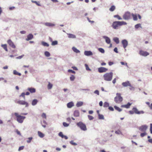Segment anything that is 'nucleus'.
Listing matches in <instances>:
<instances>
[{
	"instance_id": "f257e3e1",
	"label": "nucleus",
	"mask_w": 152,
	"mask_h": 152,
	"mask_svg": "<svg viewBox=\"0 0 152 152\" xmlns=\"http://www.w3.org/2000/svg\"><path fill=\"white\" fill-rule=\"evenodd\" d=\"M126 24L127 23L124 21H115L113 22L111 26L113 29H117L119 26Z\"/></svg>"
},
{
	"instance_id": "f03ea898",
	"label": "nucleus",
	"mask_w": 152,
	"mask_h": 152,
	"mask_svg": "<svg viewBox=\"0 0 152 152\" xmlns=\"http://www.w3.org/2000/svg\"><path fill=\"white\" fill-rule=\"evenodd\" d=\"M144 112L142 110L139 111L136 107H134L132 109V110L129 111V113L130 114H133L135 113L137 114H143Z\"/></svg>"
},
{
	"instance_id": "7ed1b4c3",
	"label": "nucleus",
	"mask_w": 152,
	"mask_h": 152,
	"mask_svg": "<svg viewBox=\"0 0 152 152\" xmlns=\"http://www.w3.org/2000/svg\"><path fill=\"white\" fill-rule=\"evenodd\" d=\"M113 76V73L112 72L107 73L103 75L104 79L107 81H110L112 79Z\"/></svg>"
},
{
	"instance_id": "20e7f679",
	"label": "nucleus",
	"mask_w": 152,
	"mask_h": 152,
	"mask_svg": "<svg viewBox=\"0 0 152 152\" xmlns=\"http://www.w3.org/2000/svg\"><path fill=\"white\" fill-rule=\"evenodd\" d=\"M14 115L16 116L18 121L20 123H22L23 120L26 118L25 117L19 115L18 113H15Z\"/></svg>"
},
{
	"instance_id": "39448f33",
	"label": "nucleus",
	"mask_w": 152,
	"mask_h": 152,
	"mask_svg": "<svg viewBox=\"0 0 152 152\" xmlns=\"http://www.w3.org/2000/svg\"><path fill=\"white\" fill-rule=\"evenodd\" d=\"M115 101L116 103H119L123 100L122 97L121 96V94L120 93H117L116 96L115 98Z\"/></svg>"
},
{
	"instance_id": "423d86ee",
	"label": "nucleus",
	"mask_w": 152,
	"mask_h": 152,
	"mask_svg": "<svg viewBox=\"0 0 152 152\" xmlns=\"http://www.w3.org/2000/svg\"><path fill=\"white\" fill-rule=\"evenodd\" d=\"M131 17V14L129 12H126L123 15V18L126 20L129 19Z\"/></svg>"
},
{
	"instance_id": "0eeeda50",
	"label": "nucleus",
	"mask_w": 152,
	"mask_h": 152,
	"mask_svg": "<svg viewBox=\"0 0 152 152\" xmlns=\"http://www.w3.org/2000/svg\"><path fill=\"white\" fill-rule=\"evenodd\" d=\"M17 103L21 105H25L26 107H27L28 106V103L23 100H19L17 102Z\"/></svg>"
},
{
	"instance_id": "6e6552de",
	"label": "nucleus",
	"mask_w": 152,
	"mask_h": 152,
	"mask_svg": "<svg viewBox=\"0 0 152 152\" xmlns=\"http://www.w3.org/2000/svg\"><path fill=\"white\" fill-rule=\"evenodd\" d=\"M147 128V126L146 125H143L139 127V130L142 132H145Z\"/></svg>"
},
{
	"instance_id": "1a4fd4ad",
	"label": "nucleus",
	"mask_w": 152,
	"mask_h": 152,
	"mask_svg": "<svg viewBox=\"0 0 152 152\" xmlns=\"http://www.w3.org/2000/svg\"><path fill=\"white\" fill-rule=\"evenodd\" d=\"M108 70V69L104 67H101L98 68V71L99 73L106 72Z\"/></svg>"
},
{
	"instance_id": "9d476101",
	"label": "nucleus",
	"mask_w": 152,
	"mask_h": 152,
	"mask_svg": "<svg viewBox=\"0 0 152 152\" xmlns=\"http://www.w3.org/2000/svg\"><path fill=\"white\" fill-rule=\"evenodd\" d=\"M77 125L82 130L84 131L86 130V126L85 124H77Z\"/></svg>"
},
{
	"instance_id": "9b49d317",
	"label": "nucleus",
	"mask_w": 152,
	"mask_h": 152,
	"mask_svg": "<svg viewBox=\"0 0 152 152\" xmlns=\"http://www.w3.org/2000/svg\"><path fill=\"white\" fill-rule=\"evenodd\" d=\"M7 42L9 45L11 46V47L13 48H15V46L14 44L12 42V41L10 40H8Z\"/></svg>"
},
{
	"instance_id": "f8f14e48",
	"label": "nucleus",
	"mask_w": 152,
	"mask_h": 152,
	"mask_svg": "<svg viewBox=\"0 0 152 152\" xmlns=\"http://www.w3.org/2000/svg\"><path fill=\"white\" fill-rule=\"evenodd\" d=\"M121 42L124 48H125L128 45L127 41L126 39H124L122 40Z\"/></svg>"
},
{
	"instance_id": "ddd939ff",
	"label": "nucleus",
	"mask_w": 152,
	"mask_h": 152,
	"mask_svg": "<svg viewBox=\"0 0 152 152\" xmlns=\"http://www.w3.org/2000/svg\"><path fill=\"white\" fill-rule=\"evenodd\" d=\"M139 53L140 55L144 56H146L149 54L148 52L142 50L140 51Z\"/></svg>"
},
{
	"instance_id": "4468645a",
	"label": "nucleus",
	"mask_w": 152,
	"mask_h": 152,
	"mask_svg": "<svg viewBox=\"0 0 152 152\" xmlns=\"http://www.w3.org/2000/svg\"><path fill=\"white\" fill-rule=\"evenodd\" d=\"M122 85L124 87H127L128 86H131V84L129 81H127L123 83Z\"/></svg>"
},
{
	"instance_id": "2eb2a0df",
	"label": "nucleus",
	"mask_w": 152,
	"mask_h": 152,
	"mask_svg": "<svg viewBox=\"0 0 152 152\" xmlns=\"http://www.w3.org/2000/svg\"><path fill=\"white\" fill-rule=\"evenodd\" d=\"M132 104L128 102L127 104L121 105L122 107H124L126 108H129L131 105Z\"/></svg>"
},
{
	"instance_id": "dca6fc26",
	"label": "nucleus",
	"mask_w": 152,
	"mask_h": 152,
	"mask_svg": "<svg viewBox=\"0 0 152 152\" xmlns=\"http://www.w3.org/2000/svg\"><path fill=\"white\" fill-rule=\"evenodd\" d=\"M31 93H34L35 92L36 90L34 88H28L27 89Z\"/></svg>"
},
{
	"instance_id": "f3484780",
	"label": "nucleus",
	"mask_w": 152,
	"mask_h": 152,
	"mask_svg": "<svg viewBox=\"0 0 152 152\" xmlns=\"http://www.w3.org/2000/svg\"><path fill=\"white\" fill-rule=\"evenodd\" d=\"M84 54L87 56H89L92 55L93 53L91 51H86L84 52Z\"/></svg>"
},
{
	"instance_id": "a211bd4d",
	"label": "nucleus",
	"mask_w": 152,
	"mask_h": 152,
	"mask_svg": "<svg viewBox=\"0 0 152 152\" xmlns=\"http://www.w3.org/2000/svg\"><path fill=\"white\" fill-rule=\"evenodd\" d=\"M103 38L105 39L106 42L107 44H110V39L107 37L104 36Z\"/></svg>"
},
{
	"instance_id": "6ab92c4d",
	"label": "nucleus",
	"mask_w": 152,
	"mask_h": 152,
	"mask_svg": "<svg viewBox=\"0 0 152 152\" xmlns=\"http://www.w3.org/2000/svg\"><path fill=\"white\" fill-rule=\"evenodd\" d=\"M68 37L70 38L75 39L76 38V36L75 35L71 34H67Z\"/></svg>"
},
{
	"instance_id": "aec40b11",
	"label": "nucleus",
	"mask_w": 152,
	"mask_h": 152,
	"mask_svg": "<svg viewBox=\"0 0 152 152\" xmlns=\"http://www.w3.org/2000/svg\"><path fill=\"white\" fill-rule=\"evenodd\" d=\"M33 38V35L31 34H29L27 36V38L26 39V40L27 41H28L29 40Z\"/></svg>"
},
{
	"instance_id": "412c9836",
	"label": "nucleus",
	"mask_w": 152,
	"mask_h": 152,
	"mask_svg": "<svg viewBox=\"0 0 152 152\" xmlns=\"http://www.w3.org/2000/svg\"><path fill=\"white\" fill-rule=\"evenodd\" d=\"M67 107L69 108H71L74 106V104L72 102L68 103L67 104Z\"/></svg>"
},
{
	"instance_id": "4be33fe9",
	"label": "nucleus",
	"mask_w": 152,
	"mask_h": 152,
	"mask_svg": "<svg viewBox=\"0 0 152 152\" xmlns=\"http://www.w3.org/2000/svg\"><path fill=\"white\" fill-rule=\"evenodd\" d=\"M74 116L76 117L79 116V112L78 110H75L74 113Z\"/></svg>"
},
{
	"instance_id": "5701e85b",
	"label": "nucleus",
	"mask_w": 152,
	"mask_h": 152,
	"mask_svg": "<svg viewBox=\"0 0 152 152\" xmlns=\"http://www.w3.org/2000/svg\"><path fill=\"white\" fill-rule=\"evenodd\" d=\"M1 46L6 51H8L7 45L6 44H2Z\"/></svg>"
},
{
	"instance_id": "b1692460",
	"label": "nucleus",
	"mask_w": 152,
	"mask_h": 152,
	"mask_svg": "<svg viewBox=\"0 0 152 152\" xmlns=\"http://www.w3.org/2000/svg\"><path fill=\"white\" fill-rule=\"evenodd\" d=\"M132 15L133 18V19L134 20H137V16L136 14H132Z\"/></svg>"
},
{
	"instance_id": "393cba45",
	"label": "nucleus",
	"mask_w": 152,
	"mask_h": 152,
	"mask_svg": "<svg viewBox=\"0 0 152 152\" xmlns=\"http://www.w3.org/2000/svg\"><path fill=\"white\" fill-rule=\"evenodd\" d=\"M83 104V103L82 102H78L76 104L77 107H79L82 106Z\"/></svg>"
},
{
	"instance_id": "a878e982",
	"label": "nucleus",
	"mask_w": 152,
	"mask_h": 152,
	"mask_svg": "<svg viewBox=\"0 0 152 152\" xmlns=\"http://www.w3.org/2000/svg\"><path fill=\"white\" fill-rule=\"evenodd\" d=\"M38 135L39 137L41 138H42L44 137V135L42 132H40L38 131Z\"/></svg>"
},
{
	"instance_id": "bb28decb",
	"label": "nucleus",
	"mask_w": 152,
	"mask_h": 152,
	"mask_svg": "<svg viewBox=\"0 0 152 152\" xmlns=\"http://www.w3.org/2000/svg\"><path fill=\"white\" fill-rule=\"evenodd\" d=\"M113 40L116 44H118L119 43V41L118 38L117 37H115L113 38Z\"/></svg>"
},
{
	"instance_id": "cd10ccee",
	"label": "nucleus",
	"mask_w": 152,
	"mask_h": 152,
	"mask_svg": "<svg viewBox=\"0 0 152 152\" xmlns=\"http://www.w3.org/2000/svg\"><path fill=\"white\" fill-rule=\"evenodd\" d=\"M52 87L53 84H51L50 82H49L48 85V89H50L52 88Z\"/></svg>"
},
{
	"instance_id": "c85d7f7f",
	"label": "nucleus",
	"mask_w": 152,
	"mask_h": 152,
	"mask_svg": "<svg viewBox=\"0 0 152 152\" xmlns=\"http://www.w3.org/2000/svg\"><path fill=\"white\" fill-rule=\"evenodd\" d=\"M72 49L73 51L77 53H80V51L77 49L76 48L73 47L72 48Z\"/></svg>"
},
{
	"instance_id": "c756f323",
	"label": "nucleus",
	"mask_w": 152,
	"mask_h": 152,
	"mask_svg": "<svg viewBox=\"0 0 152 152\" xmlns=\"http://www.w3.org/2000/svg\"><path fill=\"white\" fill-rule=\"evenodd\" d=\"M45 24L46 26H54V24L49 23H46Z\"/></svg>"
},
{
	"instance_id": "7c9ffc66",
	"label": "nucleus",
	"mask_w": 152,
	"mask_h": 152,
	"mask_svg": "<svg viewBox=\"0 0 152 152\" xmlns=\"http://www.w3.org/2000/svg\"><path fill=\"white\" fill-rule=\"evenodd\" d=\"M37 102L38 101L37 99H34L33 100L32 104L33 105H34L37 104Z\"/></svg>"
},
{
	"instance_id": "2f4dec72",
	"label": "nucleus",
	"mask_w": 152,
	"mask_h": 152,
	"mask_svg": "<svg viewBox=\"0 0 152 152\" xmlns=\"http://www.w3.org/2000/svg\"><path fill=\"white\" fill-rule=\"evenodd\" d=\"M115 7L113 5L111 6L110 8L109 9V10L111 12L115 10Z\"/></svg>"
},
{
	"instance_id": "473e14b6",
	"label": "nucleus",
	"mask_w": 152,
	"mask_h": 152,
	"mask_svg": "<svg viewBox=\"0 0 152 152\" xmlns=\"http://www.w3.org/2000/svg\"><path fill=\"white\" fill-rule=\"evenodd\" d=\"M13 74L14 75H17L20 76L21 75V74L20 73H19L15 70H14Z\"/></svg>"
},
{
	"instance_id": "72a5a7b5",
	"label": "nucleus",
	"mask_w": 152,
	"mask_h": 152,
	"mask_svg": "<svg viewBox=\"0 0 152 152\" xmlns=\"http://www.w3.org/2000/svg\"><path fill=\"white\" fill-rule=\"evenodd\" d=\"M42 44L44 46L48 47L49 46V45L48 43L44 42H42Z\"/></svg>"
},
{
	"instance_id": "f704fd0d",
	"label": "nucleus",
	"mask_w": 152,
	"mask_h": 152,
	"mask_svg": "<svg viewBox=\"0 0 152 152\" xmlns=\"http://www.w3.org/2000/svg\"><path fill=\"white\" fill-rule=\"evenodd\" d=\"M114 108L116 110H117L119 112H120L122 110V109L116 106H114Z\"/></svg>"
},
{
	"instance_id": "c9c22d12",
	"label": "nucleus",
	"mask_w": 152,
	"mask_h": 152,
	"mask_svg": "<svg viewBox=\"0 0 152 152\" xmlns=\"http://www.w3.org/2000/svg\"><path fill=\"white\" fill-rule=\"evenodd\" d=\"M58 44V41L56 40L53 41L52 42L51 45H55Z\"/></svg>"
},
{
	"instance_id": "e433bc0d",
	"label": "nucleus",
	"mask_w": 152,
	"mask_h": 152,
	"mask_svg": "<svg viewBox=\"0 0 152 152\" xmlns=\"http://www.w3.org/2000/svg\"><path fill=\"white\" fill-rule=\"evenodd\" d=\"M45 55L47 57H49L50 56V53L48 51H46L45 52Z\"/></svg>"
},
{
	"instance_id": "4c0bfd02",
	"label": "nucleus",
	"mask_w": 152,
	"mask_h": 152,
	"mask_svg": "<svg viewBox=\"0 0 152 152\" xmlns=\"http://www.w3.org/2000/svg\"><path fill=\"white\" fill-rule=\"evenodd\" d=\"M99 116V118L100 119H104V116L100 114H98Z\"/></svg>"
},
{
	"instance_id": "58836bf2",
	"label": "nucleus",
	"mask_w": 152,
	"mask_h": 152,
	"mask_svg": "<svg viewBox=\"0 0 152 152\" xmlns=\"http://www.w3.org/2000/svg\"><path fill=\"white\" fill-rule=\"evenodd\" d=\"M31 2L33 3H35L36 4V5L38 6H41L40 4H39V1L37 2V1L32 0Z\"/></svg>"
},
{
	"instance_id": "ea45409f",
	"label": "nucleus",
	"mask_w": 152,
	"mask_h": 152,
	"mask_svg": "<svg viewBox=\"0 0 152 152\" xmlns=\"http://www.w3.org/2000/svg\"><path fill=\"white\" fill-rule=\"evenodd\" d=\"M114 18H117L119 20H121L122 19V18L118 15H114Z\"/></svg>"
},
{
	"instance_id": "a19ab883",
	"label": "nucleus",
	"mask_w": 152,
	"mask_h": 152,
	"mask_svg": "<svg viewBox=\"0 0 152 152\" xmlns=\"http://www.w3.org/2000/svg\"><path fill=\"white\" fill-rule=\"evenodd\" d=\"M109 106V104L107 102H105L104 103L103 106L104 107H107Z\"/></svg>"
},
{
	"instance_id": "79ce46f5",
	"label": "nucleus",
	"mask_w": 152,
	"mask_h": 152,
	"mask_svg": "<svg viewBox=\"0 0 152 152\" xmlns=\"http://www.w3.org/2000/svg\"><path fill=\"white\" fill-rule=\"evenodd\" d=\"M99 51L102 53H104V50L102 48H99L98 49Z\"/></svg>"
},
{
	"instance_id": "37998d69",
	"label": "nucleus",
	"mask_w": 152,
	"mask_h": 152,
	"mask_svg": "<svg viewBox=\"0 0 152 152\" xmlns=\"http://www.w3.org/2000/svg\"><path fill=\"white\" fill-rule=\"evenodd\" d=\"M140 27L142 28L141 26V24L140 23L137 24L135 26V28L137 29L138 28Z\"/></svg>"
},
{
	"instance_id": "c03bdc74",
	"label": "nucleus",
	"mask_w": 152,
	"mask_h": 152,
	"mask_svg": "<svg viewBox=\"0 0 152 152\" xmlns=\"http://www.w3.org/2000/svg\"><path fill=\"white\" fill-rule=\"evenodd\" d=\"M33 138L32 137H30L28 138V140H27V142L28 143H29L31 142V140Z\"/></svg>"
},
{
	"instance_id": "a18cd8bd",
	"label": "nucleus",
	"mask_w": 152,
	"mask_h": 152,
	"mask_svg": "<svg viewBox=\"0 0 152 152\" xmlns=\"http://www.w3.org/2000/svg\"><path fill=\"white\" fill-rule=\"evenodd\" d=\"M85 66L86 67V70L89 71L91 70V69L89 68L87 64H85Z\"/></svg>"
},
{
	"instance_id": "49530a36",
	"label": "nucleus",
	"mask_w": 152,
	"mask_h": 152,
	"mask_svg": "<svg viewBox=\"0 0 152 152\" xmlns=\"http://www.w3.org/2000/svg\"><path fill=\"white\" fill-rule=\"evenodd\" d=\"M147 134V133L145 132H143L142 133H141L140 134V136L142 137H143L146 135Z\"/></svg>"
},
{
	"instance_id": "de8ad7c7",
	"label": "nucleus",
	"mask_w": 152,
	"mask_h": 152,
	"mask_svg": "<svg viewBox=\"0 0 152 152\" xmlns=\"http://www.w3.org/2000/svg\"><path fill=\"white\" fill-rule=\"evenodd\" d=\"M70 143L71 145H77V144L75 142H73V141H72V140L70 142Z\"/></svg>"
},
{
	"instance_id": "09e8293b",
	"label": "nucleus",
	"mask_w": 152,
	"mask_h": 152,
	"mask_svg": "<svg viewBox=\"0 0 152 152\" xmlns=\"http://www.w3.org/2000/svg\"><path fill=\"white\" fill-rule=\"evenodd\" d=\"M70 78L71 81H73L75 79V77L73 75H72Z\"/></svg>"
},
{
	"instance_id": "8fccbe9b",
	"label": "nucleus",
	"mask_w": 152,
	"mask_h": 152,
	"mask_svg": "<svg viewBox=\"0 0 152 152\" xmlns=\"http://www.w3.org/2000/svg\"><path fill=\"white\" fill-rule=\"evenodd\" d=\"M42 118L46 119V114L44 113H42Z\"/></svg>"
},
{
	"instance_id": "3c124183",
	"label": "nucleus",
	"mask_w": 152,
	"mask_h": 152,
	"mask_svg": "<svg viewBox=\"0 0 152 152\" xmlns=\"http://www.w3.org/2000/svg\"><path fill=\"white\" fill-rule=\"evenodd\" d=\"M24 146H20L19 148L18 151H21V150H23L24 149Z\"/></svg>"
},
{
	"instance_id": "603ef678",
	"label": "nucleus",
	"mask_w": 152,
	"mask_h": 152,
	"mask_svg": "<svg viewBox=\"0 0 152 152\" xmlns=\"http://www.w3.org/2000/svg\"><path fill=\"white\" fill-rule=\"evenodd\" d=\"M58 135H59V136L61 137L62 138H63V136H64V135L63 134V133L61 132H60L59 133Z\"/></svg>"
},
{
	"instance_id": "864d4df0",
	"label": "nucleus",
	"mask_w": 152,
	"mask_h": 152,
	"mask_svg": "<svg viewBox=\"0 0 152 152\" xmlns=\"http://www.w3.org/2000/svg\"><path fill=\"white\" fill-rule=\"evenodd\" d=\"M88 119L90 120H92L94 118L93 116H92L91 115H88Z\"/></svg>"
},
{
	"instance_id": "5fc2aeb1",
	"label": "nucleus",
	"mask_w": 152,
	"mask_h": 152,
	"mask_svg": "<svg viewBox=\"0 0 152 152\" xmlns=\"http://www.w3.org/2000/svg\"><path fill=\"white\" fill-rule=\"evenodd\" d=\"M94 93L95 94H97V95H99V91L97 90H96L94 91Z\"/></svg>"
},
{
	"instance_id": "6e6d98bb",
	"label": "nucleus",
	"mask_w": 152,
	"mask_h": 152,
	"mask_svg": "<svg viewBox=\"0 0 152 152\" xmlns=\"http://www.w3.org/2000/svg\"><path fill=\"white\" fill-rule=\"evenodd\" d=\"M68 72H71L72 73H75V72L72 70H71V69H69L68 70Z\"/></svg>"
},
{
	"instance_id": "4d7b16f0",
	"label": "nucleus",
	"mask_w": 152,
	"mask_h": 152,
	"mask_svg": "<svg viewBox=\"0 0 152 152\" xmlns=\"http://www.w3.org/2000/svg\"><path fill=\"white\" fill-rule=\"evenodd\" d=\"M24 56V55H23L21 56H19L18 57L16 58L18 59H20L22 58Z\"/></svg>"
},
{
	"instance_id": "13d9d810",
	"label": "nucleus",
	"mask_w": 152,
	"mask_h": 152,
	"mask_svg": "<svg viewBox=\"0 0 152 152\" xmlns=\"http://www.w3.org/2000/svg\"><path fill=\"white\" fill-rule=\"evenodd\" d=\"M115 133L116 134H121V132L120 130H118L117 131H116L115 132Z\"/></svg>"
},
{
	"instance_id": "bf43d9fd",
	"label": "nucleus",
	"mask_w": 152,
	"mask_h": 152,
	"mask_svg": "<svg viewBox=\"0 0 152 152\" xmlns=\"http://www.w3.org/2000/svg\"><path fill=\"white\" fill-rule=\"evenodd\" d=\"M87 18L88 20V21L89 22H90L92 23L94 22V21H91V20H90L88 17H87Z\"/></svg>"
},
{
	"instance_id": "052dcab7",
	"label": "nucleus",
	"mask_w": 152,
	"mask_h": 152,
	"mask_svg": "<svg viewBox=\"0 0 152 152\" xmlns=\"http://www.w3.org/2000/svg\"><path fill=\"white\" fill-rule=\"evenodd\" d=\"M16 132L18 134L21 135L20 132L18 129L16 130Z\"/></svg>"
},
{
	"instance_id": "680f3d73",
	"label": "nucleus",
	"mask_w": 152,
	"mask_h": 152,
	"mask_svg": "<svg viewBox=\"0 0 152 152\" xmlns=\"http://www.w3.org/2000/svg\"><path fill=\"white\" fill-rule=\"evenodd\" d=\"M114 64V63L113 62L110 61L108 62V64L109 66H111Z\"/></svg>"
},
{
	"instance_id": "e2e57ef3",
	"label": "nucleus",
	"mask_w": 152,
	"mask_h": 152,
	"mask_svg": "<svg viewBox=\"0 0 152 152\" xmlns=\"http://www.w3.org/2000/svg\"><path fill=\"white\" fill-rule=\"evenodd\" d=\"M25 94L24 93H23L21 94L20 96H21L23 97L24 98H25Z\"/></svg>"
},
{
	"instance_id": "0e129e2a",
	"label": "nucleus",
	"mask_w": 152,
	"mask_h": 152,
	"mask_svg": "<svg viewBox=\"0 0 152 152\" xmlns=\"http://www.w3.org/2000/svg\"><path fill=\"white\" fill-rule=\"evenodd\" d=\"M150 131L151 133L152 134V124H151Z\"/></svg>"
},
{
	"instance_id": "69168bd1",
	"label": "nucleus",
	"mask_w": 152,
	"mask_h": 152,
	"mask_svg": "<svg viewBox=\"0 0 152 152\" xmlns=\"http://www.w3.org/2000/svg\"><path fill=\"white\" fill-rule=\"evenodd\" d=\"M114 51L116 53H118V49L117 48H115L114 49Z\"/></svg>"
},
{
	"instance_id": "338daca9",
	"label": "nucleus",
	"mask_w": 152,
	"mask_h": 152,
	"mask_svg": "<svg viewBox=\"0 0 152 152\" xmlns=\"http://www.w3.org/2000/svg\"><path fill=\"white\" fill-rule=\"evenodd\" d=\"M108 108L111 111H113L114 110V109L113 107H109Z\"/></svg>"
},
{
	"instance_id": "774afa93",
	"label": "nucleus",
	"mask_w": 152,
	"mask_h": 152,
	"mask_svg": "<svg viewBox=\"0 0 152 152\" xmlns=\"http://www.w3.org/2000/svg\"><path fill=\"white\" fill-rule=\"evenodd\" d=\"M15 8V7H10L9 8V10H12L14 9Z\"/></svg>"
}]
</instances>
